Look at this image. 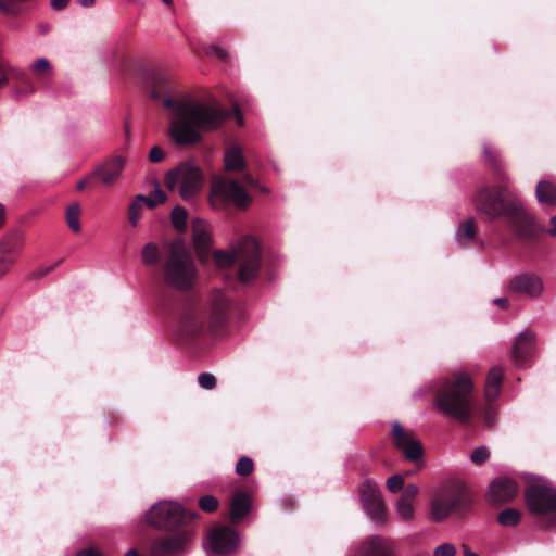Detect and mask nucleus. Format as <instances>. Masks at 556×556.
I'll return each mask as SVG.
<instances>
[{"mask_svg":"<svg viewBox=\"0 0 556 556\" xmlns=\"http://www.w3.org/2000/svg\"><path fill=\"white\" fill-rule=\"evenodd\" d=\"M81 210L78 203H72L66 208V223L68 227L76 233L80 232L81 227L79 223Z\"/></svg>","mask_w":556,"mask_h":556,"instance_id":"33","label":"nucleus"},{"mask_svg":"<svg viewBox=\"0 0 556 556\" xmlns=\"http://www.w3.org/2000/svg\"><path fill=\"white\" fill-rule=\"evenodd\" d=\"M508 291L518 296L535 299L543 291V282L536 275L520 273L509 280Z\"/></svg>","mask_w":556,"mask_h":556,"instance_id":"16","label":"nucleus"},{"mask_svg":"<svg viewBox=\"0 0 556 556\" xmlns=\"http://www.w3.org/2000/svg\"><path fill=\"white\" fill-rule=\"evenodd\" d=\"M238 533L227 526H216L207 534V554L229 555L237 551L239 546Z\"/></svg>","mask_w":556,"mask_h":556,"instance_id":"12","label":"nucleus"},{"mask_svg":"<svg viewBox=\"0 0 556 556\" xmlns=\"http://www.w3.org/2000/svg\"><path fill=\"white\" fill-rule=\"evenodd\" d=\"M210 202L215 210H223L228 204L245 208L251 203V197L236 180L220 177L212 182Z\"/></svg>","mask_w":556,"mask_h":556,"instance_id":"7","label":"nucleus"},{"mask_svg":"<svg viewBox=\"0 0 556 556\" xmlns=\"http://www.w3.org/2000/svg\"><path fill=\"white\" fill-rule=\"evenodd\" d=\"M518 493V485L510 478L500 477L492 481L489 488V501L492 504H503L511 501Z\"/></svg>","mask_w":556,"mask_h":556,"instance_id":"19","label":"nucleus"},{"mask_svg":"<svg viewBox=\"0 0 556 556\" xmlns=\"http://www.w3.org/2000/svg\"><path fill=\"white\" fill-rule=\"evenodd\" d=\"M457 503L452 492H443L437 495L431 502V517L435 521L446 519Z\"/></svg>","mask_w":556,"mask_h":556,"instance_id":"23","label":"nucleus"},{"mask_svg":"<svg viewBox=\"0 0 556 556\" xmlns=\"http://www.w3.org/2000/svg\"><path fill=\"white\" fill-rule=\"evenodd\" d=\"M8 81H9L8 76L7 75H3V76L1 75V77H0V88L5 86L8 84Z\"/></svg>","mask_w":556,"mask_h":556,"instance_id":"58","label":"nucleus"},{"mask_svg":"<svg viewBox=\"0 0 556 556\" xmlns=\"http://www.w3.org/2000/svg\"><path fill=\"white\" fill-rule=\"evenodd\" d=\"M125 556H139V554L135 549H129Z\"/></svg>","mask_w":556,"mask_h":556,"instance_id":"59","label":"nucleus"},{"mask_svg":"<svg viewBox=\"0 0 556 556\" xmlns=\"http://www.w3.org/2000/svg\"><path fill=\"white\" fill-rule=\"evenodd\" d=\"M11 67H12L11 64H9L8 62H5L4 60H2L0 58V75L3 76V75L9 74Z\"/></svg>","mask_w":556,"mask_h":556,"instance_id":"49","label":"nucleus"},{"mask_svg":"<svg viewBox=\"0 0 556 556\" xmlns=\"http://www.w3.org/2000/svg\"><path fill=\"white\" fill-rule=\"evenodd\" d=\"M5 219V210L4 206L0 203V227L3 225Z\"/></svg>","mask_w":556,"mask_h":556,"instance_id":"55","label":"nucleus"},{"mask_svg":"<svg viewBox=\"0 0 556 556\" xmlns=\"http://www.w3.org/2000/svg\"><path fill=\"white\" fill-rule=\"evenodd\" d=\"M250 509V500L249 497L241 492H238L233 495L230 505V518L233 522L242 519Z\"/></svg>","mask_w":556,"mask_h":556,"instance_id":"27","label":"nucleus"},{"mask_svg":"<svg viewBox=\"0 0 556 556\" xmlns=\"http://www.w3.org/2000/svg\"><path fill=\"white\" fill-rule=\"evenodd\" d=\"M195 516V513L185 510L177 502L160 501L146 513L144 518L149 525L157 529L170 530L188 526Z\"/></svg>","mask_w":556,"mask_h":556,"instance_id":"6","label":"nucleus"},{"mask_svg":"<svg viewBox=\"0 0 556 556\" xmlns=\"http://www.w3.org/2000/svg\"><path fill=\"white\" fill-rule=\"evenodd\" d=\"M77 556H101L100 553L94 548H88L80 551Z\"/></svg>","mask_w":556,"mask_h":556,"instance_id":"52","label":"nucleus"},{"mask_svg":"<svg viewBox=\"0 0 556 556\" xmlns=\"http://www.w3.org/2000/svg\"><path fill=\"white\" fill-rule=\"evenodd\" d=\"M490 456V452L485 446H479L471 453L470 459L472 463L480 465L483 464Z\"/></svg>","mask_w":556,"mask_h":556,"instance_id":"41","label":"nucleus"},{"mask_svg":"<svg viewBox=\"0 0 556 556\" xmlns=\"http://www.w3.org/2000/svg\"><path fill=\"white\" fill-rule=\"evenodd\" d=\"M497 521L503 527H513L520 521V511L515 508L504 509L497 517Z\"/></svg>","mask_w":556,"mask_h":556,"instance_id":"35","label":"nucleus"},{"mask_svg":"<svg viewBox=\"0 0 556 556\" xmlns=\"http://www.w3.org/2000/svg\"><path fill=\"white\" fill-rule=\"evenodd\" d=\"M463 552L464 556H479L477 553L471 552L468 547H464Z\"/></svg>","mask_w":556,"mask_h":556,"instance_id":"56","label":"nucleus"},{"mask_svg":"<svg viewBox=\"0 0 556 556\" xmlns=\"http://www.w3.org/2000/svg\"><path fill=\"white\" fill-rule=\"evenodd\" d=\"M516 199L506 186H498L494 190L481 188L475 195L476 210L485 215L490 220L505 215L506 205Z\"/></svg>","mask_w":556,"mask_h":556,"instance_id":"9","label":"nucleus"},{"mask_svg":"<svg viewBox=\"0 0 556 556\" xmlns=\"http://www.w3.org/2000/svg\"><path fill=\"white\" fill-rule=\"evenodd\" d=\"M391 437L393 445L407 460L412 463L421 460L424 447L413 431L404 429L400 422L395 421L392 425Z\"/></svg>","mask_w":556,"mask_h":556,"instance_id":"13","label":"nucleus"},{"mask_svg":"<svg viewBox=\"0 0 556 556\" xmlns=\"http://www.w3.org/2000/svg\"><path fill=\"white\" fill-rule=\"evenodd\" d=\"M187 217H188L187 211L179 205L175 206L170 214L172 224L179 231H182L186 229Z\"/></svg>","mask_w":556,"mask_h":556,"instance_id":"36","label":"nucleus"},{"mask_svg":"<svg viewBox=\"0 0 556 556\" xmlns=\"http://www.w3.org/2000/svg\"><path fill=\"white\" fill-rule=\"evenodd\" d=\"M238 122H239L240 124L242 123V116H241V115H239V116H238Z\"/></svg>","mask_w":556,"mask_h":556,"instance_id":"62","label":"nucleus"},{"mask_svg":"<svg viewBox=\"0 0 556 556\" xmlns=\"http://www.w3.org/2000/svg\"><path fill=\"white\" fill-rule=\"evenodd\" d=\"M535 334L529 330H523L516 338L513 346V357L518 365L523 364L534 351Z\"/></svg>","mask_w":556,"mask_h":556,"instance_id":"22","label":"nucleus"},{"mask_svg":"<svg viewBox=\"0 0 556 556\" xmlns=\"http://www.w3.org/2000/svg\"><path fill=\"white\" fill-rule=\"evenodd\" d=\"M91 177H92V176H91V174H90L89 176H87V177H85L84 179L79 180V181L77 182V186H76L77 190H79V191L84 190V189L86 188V186H87V184H88V181H89V179H90Z\"/></svg>","mask_w":556,"mask_h":556,"instance_id":"53","label":"nucleus"},{"mask_svg":"<svg viewBox=\"0 0 556 556\" xmlns=\"http://www.w3.org/2000/svg\"><path fill=\"white\" fill-rule=\"evenodd\" d=\"M419 493L416 484L409 483L405 485L401 496L395 503V513L401 521L409 522L415 518V500Z\"/></svg>","mask_w":556,"mask_h":556,"instance_id":"20","label":"nucleus"},{"mask_svg":"<svg viewBox=\"0 0 556 556\" xmlns=\"http://www.w3.org/2000/svg\"><path fill=\"white\" fill-rule=\"evenodd\" d=\"M528 510L538 516L556 511V489L546 483H535L525 491Z\"/></svg>","mask_w":556,"mask_h":556,"instance_id":"11","label":"nucleus"},{"mask_svg":"<svg viewBox=\"0 0 556 556\" xmlns=\"http://www.w3.org/2000/svg\"><path fill=\"white\" fill-rule=\"evenodd\" d=\"M386 485L390 492L396 493L402 489L404 490V478L401 475H393L388 478Z\"/></svg>","mask_w":556,"mask_h":556,"instance_id":"39","label":"nucleus"},{"mask_svg":"<svg viewBox=\"0 0 556 556\" xmlns=\"http://www.w3.org/2000/svg\"><path fill=\"white\" fill-rule=\"evenodd\" d=\"M227 309L228 303L226 302V300L218 299L214 302L210 315L211 328H217L224 323Z\"/></svg>","mask_w":556,"mask_h":556,"instance_id":"30","label":"nucleus"},{"mask_svg":"<svg viewBox=\"0 0 556 556\" xmlns=\"http://www.w3.org/2000/svg\"><path fill=\"white\" fill-rule=\"evenodd\" d=\"M493 303L495 305H498L503 309L508 308V299L507 298H496L493 300Z\"/></svg>","mask_w":556,"mask_h":556,"instance_id":"51","label":"nucleus"},{"mask_svg":"<svg viewBox=\"0 0 556 556\" xmlns=\"http://www.w3.org/2000/svg\"><path fill=\"white\" fill-rule=\"evenodd\" d=\"M53 267H48L46 268L43 271L40 273V276L45 275V274H48L49 271L52 270Z\"/></svg>","mask_w":556,"mask_h":556,"instance_id":"60","label":"nucleus"},{"mask_svg":"<svg viewBox=\"0 0 556 556\" xmlns=\"http://www.w3.org/2000/svg\"><path fill=\"white\" fill-rule=\"evenodd\" d=\"M142 200H144V195L138 194L130 201L128 206V220L129 224L135 228L139 225V222L142 217L144 206Z\"/></svg>","mask_w":556,"mask_h":556,"instance_id":"31","label":"nucleus"},{"mask_svg":"<svg viewBox=\"0 0 556 556\" xmlns=\"http://www.w3.org/2000/svg\"><path fill=\"white\" fill-rule=\"evenodd\" d=\"M162 1H163L165 4L169 5V4H172V1H173V0H162Z\"/></svg>","mask_w":556,"mask_h":556,"instance_id":"61","label":"nucleus"},{"mask_svg":"<svg viewBox=\"0 0 556 556\" xmlns=\"http://www.w3.org/2000/svg\"><path fill=\"white\" fill-rule=\"evenodd\" d=\"M163 277L166 285L180 291L190 290L195 285L198 274L194 262L181 241L173 242Z\"/></svg>","mask_w":556,"mask_h":556,"instance_id":"4","label":"nucleus"},{"mask_svg":"<svg viewBox=\"0 0 556 556\" xmlns=\"http://www.w3.org/2000/svg\"><path fill=\"white\" fill-rule=\"evenodd\" d=\"M359 556H396L395 544L388 538L372 535L359 547Z\"/></svg>","mask_w":556,"mask_h":556,"instance_id":"21","label":"nucleus"},{"mask_svg":"<svg viewBox=\"0 0 556 556\" xmlns=\"http://www.w3.org/2000/svg\"><path fill=\"white\" fill-rule=\"evenodd\" d=\"M503 378V369L500 366H494L490 369L486 383H485V396L488 400H495L500 393Z\"/></svg>","mask_w":556,"mask_h":556,"instance_id":"25","label":"nucleus"},{"mask_svg":"<svg viewBox=\"0 0 556 556\" xmlns=\"http://www.w3.org/2000/svg\"><path fill=\"white\" fill-rule=\"evenodd\" d=\"M0 10L7 15H16L20 12L14 0H0Z\"/></svg>","mask_w":556,"mask_h":556,"instance_id":"43","label":"nucleus"},{"mask_svg":"<svg viewBox=\"0 0 556 556\" xmlns=\"http://www.w3.org/2000/svg\"><path fill=\"white\" fill-rule=\"evenodd\" d=\"M192 239L197 251L202 257L211 243L208 228L202 219H194L192 222Z\"/></svg>","mask_w":556,"mask_h":556,"instance_id":"24","label":"nucleus"},{"mask_svg":"<svg viewBox=\"0 0 556 556\" xmlns=\"http://www.w3.org/2000/svg\"><path fill=\"white\" fill-rule=\"evenodd\" d=\"M198 383L205 390H212L216 386V378L213 374L202 372L198 377Z\"/></svg>","mask_w":556,"mask_h":556,"instance_id":"40","label":"nucleus"},{"mask_svg":"<svg viewBox=\"0 0 556 556\" xmlns=\"http://www.w3.org/2000/svg\"><path fill=\"white\" fill-rule=\"evenodd\" d=\"M83 8H90L94 4V0H77Z\"/></svg>","mask_w":556,"mask_h":556,"instance_id":"54","label":"nucleus"},{"mask_svg":"<svg viewBox=\"0 0 556 556\" xmlns=\"http://www.w3.org/2000/svg\"><path fill=\"white\" fill-rule=\"evenodd\" d=\"M199 506L206 513L214 511L218 506V501L212 495H205L200 498Z\"/></svg>","mask_w":556,"mask_h":556,"instance_id":"42","label":"nucleus"},{"mask_svg":"<svg viewBox=\"0 0 556 556\" xmlns=\"http://www.w3.org/2000/svg\"><path fill=\"white\" fill-rule=\"evenodd\" d=\"M205 323V311L201 306L190 305L180 316V331L186 336L198 334L203 330Z\"/></svg>","mask_w":556,"mask_h":556,"instance_id":"18","label":"nucleus"},{"mask_svg":"<svg viewBox=\"0 0 556 556\" xmlns=\"http://www.w3.org/2000/svg\"><path fill=\"white\" fill-rule=\"evenodd\" d=\"M9 75H10L12 78L17 79V80H20V81H25V80H26V75H25V73H24L22 70H20V68H17V67H14V66H12V67L10 68Z\"/></svg>","mask_w":556,"mask_h":556,"instance_id":"47","label":"nucleus"},{"mask_svg":"<svg viewBox=\"0 0 556 556\" xmlns=\"http://www.w3.org/2000/svg\"><path fill=\"white\" fill-rule=\"evenodd\" d=\"M507 224L518 239H530L535 235V218L520 200L513 199L506 205Z\"/></svg>","mask_w":556,"mask_h":556,"instance_id":"10","label":"nucleus"},{"mask_svg":"<svg viewBox=\"0 0 556 556\" xmlns=\"http://www.w3.org/2000/svg\"><path fill=\"white\" fill-rule=\"evenodd\" d=\"M535 197L540 204L546 206L556 205V187L548 181H539L535 189Z\"/></svg>","mask_w":556,"mask_h":556,"instance_id":"28","label":"nucleus"},{"mask_svg":"<svg viewBox=\"0 0 556 556\" xmlns=\"http://www.w3.org/2000/svg\"><path fill=\"white\" fill-rule=\"evenodd\" d=\"M161 251L155 242H148L141 250V261L146 266H154L159 263Z\"/></svg>","mask_w":556,"mask_h":556,"instance_id":"32","label":"nucleus"},{"mask_svg":"<svg viewBox=\"0 0 556 556\" xmlns=\"http://www.w3.org/2000/svg\"><path fill=\"white\" fill-rule=\"evenodd\" d=\"M473 384L465 371L455 372L453 378L445 379L437 390L435 406L443 414L465 424L471 418L470 393Z\"/></svg>","mask_w":556,"mask_h":556,"instance_id":"2","label":"nucleus"},{"mask_svg":"<svg viewBox=\"0 0 556 556\" xmlns=\"http://www.w3.org/2000/svg\"><path fill=\"white\" fill-rule=\"evenodd\" d=\"M215 264L219 268H226L232 264L237 265L240 282L248 283L254 280L261 269L262 256L258 242L250 236L243 237L231 251L217 250L213 254Z\"/></svg>","mask_w":556,"mask_h":556,"instance_id":"3","label":"nucleus"},{"mask_svg":"<svg viewBox=\"0 0 556 556\" xmlns=\"http://www.w3.org/2000/svg\"><path fill=\"white\" fill-rule=\"evenodd\" d=\"M68 3V0H51V7L54 10H62L64 9Z\"/></svg>","mask_w":556,"mask_h":556,"instance_id":"48","label":"nucleus"},{"mask_svg":"<svg viewBox=\"0 0 556 556\" xmlns=\"http://www.w3.org/2000/svg\"><path fill=\"white\" fill-rule=\"evenodd\" d=\"M551 227L546 229V232L551 236H556V215L552 216L549 219Z\"/></svg>","mask_w":556,"mask_h":556,"instance_id":"50","label":"nucleus"},{"mask_svg":"<svg viewBox=\"0 0 556 556\" xmlns=\"http://www.w3.org/2000/svg\"><path fill=\"white\" fill-rule=\"evenodd\" d=\"M495 410L492 407H488L483 413V422L485 426L491 427L495 421Z\"/></svg>","mask_w":556,"mask_h":556,"instance_id":"46","label":"nucleus"},{"mask_svg":"<svg viewBox=\"0 0 556 556\" xmlns=\"http://www.w3.org/2000/svg\"><path fill=\"white\" fill-rule=\"evenodd\" d=\"M194 530L185 526L177 531L161 535L151 543L153 556H184L194 540Z\"/></svg>","mask_w":556,"mask_h":556,"instance_id":"8","label":"nucleus"},{"mask_svg":"<svg viewBox=\"0 0 556 556\" xmlns=\"http://www.w3.org/2000/svg\"><path fill=\"white\" fill-rule=\"evenodd\" d=\"M164 181L169 190L178 191L185 201L194 198L203 187L201 169L191 161L181 163L176 168L169 170Z\"/></svg>","mask_w":556,"mask_h":556,"instance_id":"5","label":"nucleus"},{"mask_svg":"<svg viewBox=\"0 0 556 556\" xmlns=\"http://www.w3.org/2000/svg\"><path fill=\"white\" fill-rule=\"evenodd\" d=\"M253 469V460L247 456L241 457L236 465V472L240 476H249Z\"/></svg>","mask_w":556,"mask_h":556,"instance_id":"38","label":"nucleus"},{"mask_svg":"<svg viewBox=\"0 0 556 556\" xmlns=\"http://www.w3.org/2000/svg\"><path fill=\"white\" fill-rule=\"evenodd\" d=\"M214 51L216 52V54H217L220 59H225V58H226V53H225L220 48H214Z\"/></svg>","mask_w":556,"mask_h":556,"instance_id":"57","label":"nucleus"},{"mask_svg":"<svg viewBox=\"0 0 556 556\" xmlns=\"http://www.w3.org/2000/svg\"><path fill=\"white\" fill-rule=\"evenodd\" d=\"M477 235L476 220L473 218H467L459 223L455 230V240L462 245L470 243Z\"/></svg>","mask_w":556,"mask_h":556,"instance_id":"26","label":"nucleus"},{"mask_svg":"<svg viewBox=\"0 0 556 556\" xmlns=\"http://www.w3.org/2000/svg\"><path fill=\"white\" fill-rule=\"evenodd\" d=\"M359 497L363 508L372 521L383 522L386 520V504L376 482L364 481L359 485Z\"/></svg>","mask_w":556,"mask_h":556,"instance_id":"14","label":"nucleus"},{"mask_svg":"<svg viewBox=\"0 0 556 556\" xmlns=\"http://www.w3.org/2000/svg\"><path fill=\"white\" fill-rule=\"evenodd\" d=\"M30 70L38 79H46L52 76L50 62L45 58L36 60L30 65Z\"/></svg>","mask_w":556,"mask_h":556,"instance_id":"34","label":"nucleus"},{"mask_svg":"<svg viewBox=\"0 0 556 556\" xmlns=\"http://www.w3.org/2000/svg\"><path fill=\"white\" fill-rule=\"evenodd\" d=\"M143 79L151 98L162 100L170 110L169 136L180 146L194 144L202 134L219 128L228 117V112L213 98H200L192 93L169 97L173 87L169 76L161 70H146Z\"/></svg>","mask_w":556,"mask_h":556,"instance_id":"1","label":"nucleus"},{"mask_svg":"<svg viewBox=\"0 0 556 556\" xmlns=\"http://www.w3.org/2000/svg\"><path fill=\"white\" fill-rule=\"evenodd\" d=\"M24 248V237L18 231L5 233L0 239V280L5 277L17 261Z\"/></svg>","mask_w":556,"mask_h":556,"instance_id":"15","label":"nucleus"},{"mask_svg":"<svg viewBox=\"0 0 556 556\" xmlns=\"http://www.w3.org/2000/svg\"><path fill=\"white\" fill-rule=\"evenodd\" d=\"M164 151L157 146H154L149 152V160L152 163H160L164 160Z\"/></svg>","mask_w":556,"mask_h":556,"instance_id":"45","label":"nucleus"},{"mask_svg":"<svg viewBox=\"0 0 556 556\" xmlns=\"http://www.w3.org/2000/svg\"><path fill=\"white\" fill-rule=\"evenodd\" d=\"M167 200L165 192L157 186L149 195H144L143 205L154 208Z\"/></svg>","mask_w":556,"mask_h":556,"instance_id":"37","label":"nucleus"},{"mask_svg":"<svg viewBox=\"0 0 556 556\" xmlns=\"http://www.w3.org/2000/svg\"><path fill=\"white\" fill-rule=\"evenodd\" d=\"M225 167L227 170L237 172L244 167V160L238 147L229 148L225 153Z\"/></svg>","mask_w":556,"mask_h":556,"instance_id":"29","label":"nucleus"},{"mask_svg":"<svg viewBox=\"0 0 556 556\" xmlns=\"http://www.w3.org/2000/svg\"><path fill=\"white\" fill-rule=\"evenodd\" d=\"M456 548L451 543H444L435 547L433 551V556H455Z\"/></svg>","mask_w":556,"mask_h":556,"instance_id":"44","label":"nucleus"},{"mask_svg":"<svg viewBox=\"0 0 556 556\" xmlns=\"http://www.w3.org/2000/svg\"><path fill=\"white\" fill-rule=\"evenodd\" d=\"M126 163L124 156L111 155L93 168L91 176L99 178L103 185L111 186L122 177Z\"/></svg>","mask_w":556,"mask_h":556,"instance_id":"17","label":"nucleus"}]
</instances>
